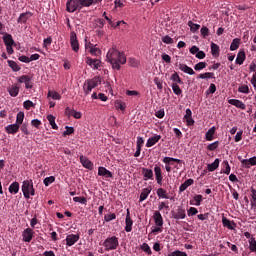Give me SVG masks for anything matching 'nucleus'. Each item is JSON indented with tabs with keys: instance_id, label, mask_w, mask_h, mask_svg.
Returning <instances> with one entry per match:
<instances>
[{
	"instance_id": "obj_35",
	"label": "nucleus",
	"mask_w": 256,
	"mask_h": 256,
	"mask_svg": "<svg viewBox=\"0 0 256 256\" xmlns=\"http://www.w3.org/2000/svg\"><path fill=\"white\" fill-rule=\"evenodd\" d=\"M171 81H173V83H176L177 85H183V80L181 79V77L179 76V73L174 72L171 77H170Z\"/></svg>"
},
{
	"instance_id": "obj_49",
	"label": "nucleus",
	"mask_w": 256,
	"mask_h": 256,
	"mask_svg": "<svg viewBox=\"0 0 256 256\" xmlns=\"http://www.w3.org/2000/svg\"><path fill=\"white\" fill-rule=\"evenodd\" d=\"M238 93H245L246 95H249L250 93L249 86L246 84L240 85L238 87Z\"/></svg>"
},
{
	"instance_id": "obj_8",
	"label": "nucleus",
	"mask_w": 256,
	"mask_h": 256,
	"mask_svg": "<svg viewBox=\"0 0 256 256\" xmlns=\"http://www.w3.org/2000/svg\"><path fill=\"white\" fill-rule=\"evenodd\" d=\"M125 225L126 233H131V231H133V219H131V212L129 211V209H127Z\"/></svg>"
},
{
	"instance_id": "obj_4",
	"label": "nucleus",
	"mask_w": 256,
	"mask_h": 256,
	"mask_svg": "<svg viewBox=\"0 0 256 256\" xmlns=\"http://www.w3.org/2000/svg\"><path fill=\"white\" fill-rule=\"evenodd\" d=\"M103 247H105V251H115L119 247V238L117 236L108 237L103 242Z\"/></svg>"
},
{
	"instance_id": "obj_19",
	"label": "nucleus",
	"mask_w": 256,
	"mask_h": 256,
	"mask_svg": "<svg viewBox=\"0 0 256 256\" xmlns=\"http://www.w3.org/2000/svg\"><path fill=\"white\" fill-rule=\"evenodd\" d=\"M19 124H10L8 126L5 127V131L6 133H8V135H15V133L19 132Z\"/></svg>"
},
{
	"instance_id": "obj_6",
	"label": "nucleus",
	"mask_w": 256,
	"mask_h": 256,
	"mask_svg": "<svg viewBox=\"0 0 256 256\" xmlns=\"http://www.w3.org/2000/svg\"><path fill=\"white\" fill-rule=\"evenodd\" d=\"M70 45L74 53H79V40H77V33H70Z\"/></svg>"
},
{
	"instance_id": "obj_9",
	"label": "nucleus",
	"mask_w": 256,
	"mask_h": 256,
	"mask_svg": "<svg viewBox=\"0 0 256 256\" xmlns=\"http://www.w3.org/2000/svg\"><path fill=\"white\" fill-rule=\"evenodd\" d=\"M81 239V236L79 234H70L66 236V245L67 247H73L77 241Z\"/></svg>"
},
{
	"instance_id": "obj_14",
	"label": "nucleus",
	"mask_w": 256,
	"mask_h": 256,
	"mask_svg": "<svg viewBox=\"0 0 256 256\" xmlns=\"http://www.w3.org/2000/svg\"><path fill=\"white\" fill-rule=\"evenodd\" d=\"M154 173L156 177V181L158 185H163V171L161 170V166L154 167Z\"/></svg>"
},
{
	"instance_id": "obj_17",
	"label": "nucleus",
	"mask_w": 256,
	"mask_h": 256,
	"mask_svg": "<svg viewBox=\"0 0 256 256\" xmlns=\"http://www.w3.org/2000/svg\"><path fill=\"white\" fill-rule=\"evenodd\" d=\"M153 219L156 227H163V216L160 211L154 212Z\"/></svg>"
},
{
	"instance_id": "obj_59",
	"label": "nucleus",
	"mask_w": 256,
	"mask_h": 256,
	"mask_svg": "<svg viewBox=\"0 0 256 256\" xmlns=\"http://www.w3.org/2000/svg\"><path fill=\"white\" fill-rule=\"evenodd\" d=\"M23 107H24V109L29 111V109H31V107H35V104L31 100H26L23 102Z\"/></svg>"
},
{
	"instance_id": "obj_18",
	"label": "nucleus",
	"mask_w": 256,
	"mask_h": 256,
	"mask_svg": "<svg viewBox=\"0 0 256 256\" xmlns=\"http://www.w3.org/2000/svg\"><path fill=\"white\" fill-rule=\"evenodd\" d=\"M31 17H33V13H31L29 11L21 13L17 19V23H20V24L27 23V21H29V18H31Z\"/></svg>"
},
{
	"instance_id": "obj_60",
	"label": "nucleus",
	"mask_w": 256,
	"mask_h": 256,
	"mask_svg": "<svg viewBox=\"0 0 256 256\" xmlns=\"http://www.w3.org/2000/svg\"><path fill=\"white\" fill-rule=\"evenodd\" d=\"M66 131L63 132V137H67V135H73L75 133V128L66 126Z\"/></svg>"
},
{
	"instance_id": "obj_38",
	"label": "nucleus",
	"mask_w": 256,
	"mask_h": 256,
	"mask_svg": "<svg viewBox=\"0 0 256 256\" xmlns=\"http://www.w3.org/2000/svg\"><path fill=\"white\" fill-rule=\"evenodd\" d=\"M197 79H215V73L213 72H205L203 74H199Z\"/></svg>"
},
{
	"instance_id": "obj_3",
	"label": "nucleus",
	"mask_w": 256,
	"mask_h": 256,
	"mask_svg": "<svg viewBox=\"0 0 256 256\" xmlns=\"http://www.w3.org/2000/svg\"><path fill=\"white\" fill-rule=\"evenodd\" d=\"M22 192L25 199H29L32 196H35V188H33V180H25L22 184Z\"/></svg>"
},
{
	"instance_id": "obj_56",
	"label": "nucleus",
	"mask_w": 256,
	"mask_h": 256,
	"mask_svg": "<svg viewBox=\"0 0 256 256\" xmlns=\"http://www.w3.org/2000/svg\"><path fill=\"white\" fill-rule=\"evenodd\" d=\"M95 27H98L99 29H103V27H105V20L103 18L96 19Z\"/></svg>"
},
{
	"instance_id": "obj_39",
	"label": "nucleus",
	"mask_w": 256,
	"mask_h": 256,
	"mask_svg": "<svg viewBox=\"0 0 256 256\" xmlns=\"http://www.w3.org/2000/svg\"><path fill=\"white\" fill-rule=\"evenodd\" d=\"M7 63L8 66L11 67L12 71H14L15 73H17V71H21V67L17 65V62L13 60H8Z\"/></svg>"
},
{
	"instance_id": "obj_61",
	"label": "nucleus",
	"mask_w": 256,
	"mask_h": 256,
	"mask_svg": "<svg viewBox=\"0 0 256 256\" xmlns=\"http://www.w3.org/2000/svg\"><path fill=\"white\" fill-rule=\"evenodd\" d=\"M197 213H199V210H197V208H195V207H190L187 210L188 217H193L194 215H197Z\"/></svg>"
},
{
	"instance_id": "obj_40",
	"label": "nucleus",
	"mask_w": 256,
	"mask_h": 256,
	"mask_svg": "<svg viewBox=\"0 0 256 256\" xmlns=\"http://www.w3.org/2000/svg\"><path fill=\"white\" fill-rule=\"evenodd\" d=\"M240 43H241V39H239V38L233 39V41L230 45V51H237V49H239Z\"/></svg>"
},
{
	"instance_id": "obj_42",
	"label": "nucleus",
	"mask_w": 256,
	"mask_h": 256,
	"mask_svg": "<svg viewBox=\"0 0 256 256\" xmlns=\"http://www.w3.org/2000/svg\"><path fill=\"white\" fill-rule=\"evenodd\" d=\"M23 119H25V113L19 112L16 116V125L21 127L23 125Z\"/></svg>"
},
{
	"instance_id": "obj_13",
	"label": "nucleus",
	"mask_w": 256,
	"mask_h": 256,
	"mask_svg": "<svg viewBox=\"0 0 256 256\" xmlns=\"http://www.w3.org/2000/svg\"><path fill=\"white\" fill-rule=\"evenodd\" d=\"M80 163L82 164V166L85 168V169H89L90 171H93V162H91V160H89V158L81 155L80 156Z\"/></svg>"
},
{
	"instance_id": "obj_51",
	"label": "nucleus",
	"mask_w": 256,
	"mask_h": 256,
	"mask_svg": "<svg viewBox=\"0 0 256 256\" xmlns=\"http://www.w3.org/2000/svg\"><path fill=\"white\" fill-rule=\"evenodd\" d=\"M222 165L224 167L223 173H225V175H229V173H231V166L229 165V161H223Z\"/></svg>"
},
{
	"instance_id": "obj_37",
	"label": "nucleus",
	"mask_w": 256,
	"mask_h": 256,
	"mask_svg": "<svg viewBox=\"0 0 256 256\" xmlns=\"http://www.w3.org/2000/svg\"><path fill=\"white\" fill-rule=\"evenodd\" d=\"M47 97H51L55 101H61V94H59L57 91H48Z\"/></svg>"
},
{
	"instance_id": "obj_64",
	"label": "nucleus",
	"mask_w": 256,
	"mask_h": 256,
	"mask_svg": "<svg viewBox=\"0 0 256 256\" xmlns=\"http://www.w3.org/2000/svg\"><path fill=\"white\" fill-rule=\"evenodd\" d=\"M130 67H139V62L137 59L135 58H130L129 61H128Z\"/></svg>"
},
{
	"instance_id": "obj_27",
	"label": "nucleus",
	"mask_w": 256,
	"mask_h": 256,
	"mask_svg": "<svg viewBox=\"0 0 256 256\" xmlns=\"http://www.w3.org/2000/svg\"><path fill=\"white\" fill-rule=\"evenodd\" d=\"M3 41L6 47L9 45H15V40H13V36L11 34L6 33L3 36Z\"/></svg>"
},
{
	"instance_id": "obj_47",
	"label": "nucleus",
	"mask_w": 256,
	"mask_h": 256,
	"mask_svg": "<svg viewBox=\"0 0 256 256\" xmlns=\"http://www.w3.org/2000/svg\"><path fill=\"white\" fill-rule=\"evenodd\" d=\"M172 91L178 96L183 93V90H181V87H179V84L177 83H172Z\"/></svg>"
},
{
	"instance_id": "obj_48",
	"label": "nucleus",
	"mask_w": 256,
	"mask_h": 256,
	"mask_svg": "<svg viewBox=\"0 0 256 256\" xmlns=\"http://www.w3.org/2000/svg\"><path fill=\"white\" fill-rule=\"evenodd\" d=\"M219 145H220L219 141H215V142L209 144L206 147V149H207V151H216V149H219Z\"/></svg>"
},
{
	"instance_id": "obj_10",
	"label": "nucleus",
	"mask_w": 256,
	"mask_h": 256,
	"mask_svg": "<svg viewBox=\"0 0 256 256\" xmlns=\"http://www.w3.org/2000/svg\"><path fill=\"white\" fill-rule=\"evenodd\" d=\"M98 175L100 177H105V179H113V172L109 171L107 168L100 166L98 168Z\"/></svg>"
},
{
	"instance_id": "obj_62",
	"label": "nucleus",
	"mask_w": 256,
	"mask_h": 256,
	"mask_svg": "<svg viewBox=\"0 0 256 256\" xmlns=\"http://www.w3.org/2000/svg\"><path fill=\"white\" fill-rule=\"evenodd\" d=\"M27 81H31V77H29V75H22L18 77L19 83H27Z\"/></svg>"
},
{
	"instance_id": "obj_1",
	"label": "nucleus",
	"mask_w": 256,
	"mask_h": 256,
	"mask_svg": "<svg viewBox=\"0 0 256 256\" xmlns=\"http://www.w3.org/2000/svg\"><path fill=\"white\" fill-rule=\"evenodd\" d=\"M106 59L108 63L112 65V68L116 69L117 71L121 69V65H125V63H127V57L125 56V53L120 52L115 48H111L108 51Z\"/></svg>"
},
{
	"instance_id": "obj_24",
	"label": "nucleus",
	"mask_w": 256,
	"mask_h": 256,
	"mask_svg": "<svg viewBox=\"0 0 256 256\" xmlns=\"http://www.w3.org/2000/svg\"><path fill=\"white\" fill-rule=\"evenodd\" d=\"M103 17L108 21L109 25L113 27L114 29H117L120 25H125V21H118L115 25L114 22L111 21V19L107 16V12L103 13Z\"/></svg>"
},
{
	"instance_id": "obj_41",
	"label": "nucleus",
	"mask_w": 256,
	"mask_h": 256,
	"mask_svg": "<svg viewBox=\"0 0 256 256\" xmlns=\"http://www.w3.org/2000/svg\"><path fill=\"white\" fill-rule=\"evenodd\" d=\"M47 120L49 121L52 129H55V130L59 129V126H57V123H55V116L50 114L47 116Z\"/></svg>"
},
{
	"instance_id": "obj_43",
	"label": "nucleus",
	"mask_w": 256,
	"mask_h": 256,
	"mask_svg": "<svg viewBox=\"0 0 256 256\" xmlns=\"http://www.w3.org/2000/svg\"><path fill=\"white\" fill-rule=\"evenodd\" d=\"M140 249L144 251V253H147V255L153 254V251H151V247L145 242L140 246Z\"/></svg>"
},
{
	"instance_id": "obj_29",
	"label": "nucleus",
	"mask_w": 256,
	"mask_h": 256,
	"mask_svg": "<svg viewBox=\"0 0 256 256\" xmlns=\"http://www.w3.org/2000/svg\"><path fill=\"white\" fill-rule=\"evenodd\" d=\"M203 202V195L197 194L193 197V200L190 201V205H195L196 207H199L201 203Z\"/></svg>"
},
{
	"instance_id": "obj_32",
	"label": "nucleus",
	"mask_w": 256,
	"mask_h": 256,
	"mask_svg": "<svg viewBox=\"0 0 256 256\" xmlns=\"http://www.w3.org/2000/svg\"><path fill=\"white\" fill-rule=\"evenodd\" d=\"M8 92L11 97H17L19 95V86L17 84L12 85V87L8 88Z\"/></svg>"
},
{
	"instance_id": "obj_2",
	"label": "nucleus",
	"mask_w": 256,
	"mask_h": 256,
	"mask_svg": "<svg viewBox=\"0 0 256 256\" xmlns=\"http://www.w3.org/2000/svg\"><path fill=\"white\" fill-rule=\"evenodd\" d=\"M99 85H101V78L99 76L86 80L84 83L85 95H89V93H91L95 87H99Z\"/></svg>"
},
{
	"instance_id": "obj_20",
	"label": "nucleus",
	"mask_w": 256,
	"mask_h": 256,
	"mask_svg": "<svg viewBox=\"0 0 256 256\" xmlns=\"http://www.w3.org/2000/svg\"><path fill=\"white\" fill-rule=\"evenodd\" d=\"M159 141H161V135H154L150 138H148L147 142H146V147H153V145H157V143H159Z\"/></svg>"
},
{
	"instance_id": "obj_34",
	"label": "nucleus",
	"mask_w": 256,
	"mask_h": 256,
	"mask_svg": "<svg viewBox=\"0 0 256 256\" xmlns=\"http://www.w3.org/2000/svg\"><path fill=\"white\" fill-rule=\"evenodd\" d=\"M216 128L215 126H212L207 132H206V141H213L214 135H215Z\"/></svg>"
},
{
	"instance_id": "obj_50",
	"label": "nucleus",
	"mask_w": 256,
	"mask_h": 256,
	"mask_svg": "<svg viewBox=\"0 0 256 256\" xmlns=\"http://www.w3.org/2000/svg\"><path fill=\"white\" fill-rule=\"evenodd\" d=\"M43 183H44L45 187H49L51 185V183H55V176L46 177L43 180Z\"/></svg>"
},
{
	"instance_id": "obj_44",
	"label": "nucleus",
	"mask_w": 256,
	"mask_h": 256,
	"mask_svg": "<svg viewBox=\"0 0 256 256\" xmlns=\"http://www.w3.org/2000/svg\"><path fill=\"white\" fill-rule=\"evenodd\" d=\"M188 27H190V31L195 33V31H199L201 25L193 23V21H188Z\"/></svg>"
},
{
	"instance_id": "obj_30",
	"label": "nucleus",
	"mask_w": 256,
	"mask_h": 256,
	"mask_svg": "<svg viewBox=\"0 0 256 256\" xmlns=\"http://www.w3.org/2000/svg\"><path fill=\"white\" fill-rule=\"evenodd\" d=\"M179 69L180 71H183V73H187L188 75H195L193 68L187 66L186 64H180Z\"/></svg>"
},
{
	"instance_id": "obj_57",
	"label": "nucleus",
	"mask_w": 256,
	"mask_h": 256,
	"mask_svg": "<svg viewBox=\"0 0 256 256\" xmlns=\"http://www.w3.org/2000/svg\"><path fill=\"white\" fill-rule=\"evenodd\" d=\"M115 219H117V215L115 213H110L104 216V221H106V223H109Z\"/></svg>"
},
{
	"instance_id": "obj_55",
	"label": "nucleus",
	"mask_w": 256,
	"mask_h": 256,
	"mask_svg": "<svg viewBox=\"0 0 256 256\" xmlns=\"http://www.w3.org/2000/svg\"><path fill=\"white\" fill-rule=\"evenodd\" d=\"M89 53H91L94 57H99V55H101V50L97 48V45H95L89 50Z\"/></svg>"
},
{
	"instance_id": "obj_28",
	"label": "nucleus",
	"mask_w": 256,
	"mask_h": 256,
	"mask_svg": "<svg viewBox=\"0 0 256 256\" xmlns=\"http://www.w3.org/2000/svg\"><path fill=\"white\" fill-rule=\"evenodd\" d=\"M152 189L151 187L144 188L140 194L139 202L142 203V201H145L149 197V194L151 193Z\"/></svg>"
},
{
	"instance_id": "obj_7",
	"label": "nucleus",
	"mask_w": 256,
	"mask_h": 256,
	"mask_svg": "<svg viewBox=\"0 0 256 256\" xmlns=\"http://www.w3.org/2000/svg\"><path fill=\"white\" fill-rule=\"evenodd\" d=\"M33 235H35V232L33 231V229L26 228L22 232V241H24V243H31V241H33Z\"/></svg>"
},
{
	"instance_id": "obj_11",
	"label": "nucleus",
	"mask_w": 256,
	"mask_h": 256,
	"mask_svg": "<svg viewBox=\"0 0 256 256\" xmlns=\"http://www.w3.org/2000/svg\"><path fill=\"white\" fill-rule=\"evenodd\" d=\"M222 225L230 231H235V228L237 227V224L234 221L229 220L225 216L222 217Z\"/></svg>"
},
{
	"instance_id": "obj_58",
	"label": "nucleus",
	"mask_w": 256,
	"mask_h": 256,
	"mask_svg": "<svg viewBox=\"0 0 256 256\" xmlns=\"http://www.w3.org/2000/svg\"><path fill=\"white\" fill-rule=\"evenodd\" d=\"M205 67H207L206 62H199L194 66V69H195V71H203V69H205Z\"/></svg>"
},
{
	"instance_id": "obj_52",
	"label": "nucleus",
	"mask_w": 256,
	"mask_h": 256,
	"mask_svg": "<svg viewBox=\"0 0 256 256\" xmlns=\"http://www.w3.org/2000/svg\"><path fill=\"white\" fill-rule=\"evenodd\" d=\"M74 203H81V205H87V198L76 196L73 198Z\"/></svg>"
},
{
	"instance_id": "obj_31",
	"label": "nucleus",
	"mask_w": 256,
	"mask_h": 256,
	"mask_svg": "<svg viewBox=\"0 0 256 256\" xmlns=\"http://www.w3.org/2000/svg\"><path fill=\"white\" fill-rule=\"evenodd\" d=\"M245 59H246L245 51H239L236 58V64L243 65V63H245Z\"/></svg>"
},
{
	"instance_id": "obj_45",
	"label": "nucleus",
	"mask_w": 256,
	"mask_h": 256,
	"mask_svg": "<svg viewBox=\"0 0 256 256\" xmlns=\"http://www.w3.org/2000/svg\"><path fill=\"white\" fill-rule=\"evenodd\" d=\"M80 3V8L83 9V7H91V5L94 3V0H78Z\"/></svg>"
},
{
	"instance_id": "obj_33",
	"label": "nucleus",
	"mask_w": 256,
	"mask_h": 256,
	"mask_svg": "<svg viewBox=\"0 0 256 256\" xmlns=\"http://www.w3.org/2000/svg\"><path fill=\"white\" fill-rule=\"evenodd\" d=\"M156 195L159 197V199H169V194H167V190L163 188H158L156 191Z\"/></svg>"
},
{
	"instance_id": "obj_46",
	"label": "nucleus",
	"mask_w": 256,
	"mask_h": 256,
	"mask_svg": "<svg viewBox=\"0 0 256 256\" xmlns=\"http://www.w3.org/2000/svg\"><path fill=\"white\" fill-rule=\"evenodd\" d=\"M250 203L254 209H256V190L254 188H251V200Z\"/></svg>"
},
{
	"instance_id": "obj_54",
	"label": "nucleus",
	"mask_w": 256,
	"mask_h": 256,
	"mask_svg": "<svg viewBox=\"0 0 256 256\" xmlns=\"http://www.w3.org/2000/svg\"><path fill=\"white\" fill-rule=\"evenodd\" d=\"M219 51H220V49H219V45H217V44H215V43H211V53H212V55L213 56H215V55H219Z\"/></svg>"
},
{
	"instance_id": "obj_16",
	"label": "nucleus",
	"mask_w": 256,
	"mask_h": 256,
	"mask_svg": "<svg viewBox=\"0 0 256 256\" xmlns=\"http://www.w3.org/2000/svg\"><path fill=\"white\" fill-rule=\"evenodd\" d=\"M86 63L92 69H99L101 67V60H99V59H92L91 57H87Z\"/></svg>"
},
{
	"instance_id": "obj_21",
	"label": "nucleus",
	"mask_w": 256,
	"mask_h": 256,
	"mask_svg": "<svg viewBox=\"0 0 256 256\" xmlns=\"http://www.w3.org/2000/svg\"><path fill=\"white\" fill-rule=\"evenodd\" d=\"M242 165L245 166L246 169H249V167H255L256 165V156L250 158V159H243L241 160Z\"/></svg>"
},
{
	"instance_id": "obj_53",
	"label": "nucleus",
	"mask_w": 256,
	"mask_h": 256,
	"mask_svg": "<svg viewBox=\"0 0 256 256\" xmlns=\"http://www.w3.org/2000/svg\"><path fill=\"white\" fill-rule=\"evenodd\" d=\"M249 250L251 251V253H256V240H255V238H252L251 240H249Z\"/></svg>"
},
{
	"instance_id": "obj_25",
	"label": "nucleus",
	"mask_w": 256,
	"mask_h": 256,
	"mask_svg": "<svg viewBox=\"0 0 256 256\" xmlns=\"http://www.w3.org/2000/svg\"><path fill=\"white\" fill-rule=\"evenodd\" d=\"M142 175L144 177V181H149V179H153V170L142 168Z\"/></svg>"
},
{
	"instance_id": "obj_15",
	"label": "nucleus",
	"mask_w": 256,
	"mask_h": 256,
	"mask_svg": "<svg viewBox=\"0 0 256 256\" xmlns=\"http://www.w3.org/2000/svg\"><path fill=\"white\" fill-rule=\"evenodd\" d=\"M229 105H233L234 107H237V109H241L242 111H245L247 109V106L243 101L238 99H230L228 100Z\"/></svg>"
},
{
	"instance_id": "obj_23",
	"label": "nucleus",
	"mask_w": 256,
	"mask_h": 256,
	"mask_svg": "<svg viewBox=\"0 0 256 256\" xmlns=\"http://www.w3.org/2000/svg\"><path fill=\"white\" fill-rule=\"evenodd\" d=\"M219 163H221V160L219 158H216L213 163H210L207 165V169L210 173H213V171H216V169H219Z\"/></svg>"
},
{
	"instance_id": "obj_12",
	"label": "nucleus",
	"mask_w": 256,
	"mask_h": 256,
	"mask_svg": "<svg viewBox=\"0 0 256 256\" xmlns=\"http://www.w3.org/2000/svg\"><path fill=\"white\" fill-rule=\"evenodd\" d=\"M173 219H185L187 214L185 213V209L182 207H178L174 212H172Z\"/></svg>"
},
{
	"instance_id": "obj_36",
	"label": "nucleus",
	"mask_w": 256,
	"mask_h": 256,
	"mask_svg": "<svg viewBox=\"0 0 256 256\" xmlns=\"http://www.w3.org/2000/svg\"><path fill=\"white\" fill-rule=\"evenodd\" d=\"M9 193H13L14 195H17V193H19V182H13L9 186Z\"/></svg>"
},
{
	"instance_id": "obj_26",
	"label": "nucleus",
	"mask_w": 256,
	"mask_h": 256,
	"mask_svg": "<svg viewBox=\"0 0 256 256\" xmlns=\"http://www.w3.org/2000/svg\"><path fill=\"white\" fill-rule=\"evenodd\" d=\"M162 161L166 165H170L171 163H177L178 165H181V163H183V160L172 157H164Z\"/></svg>"
},
{
	"instance_id": "obj_22",
	"label": "nucleus",
	"mask_w": 256,
	"mask_h": 256,
	"mask_svg": "<svg viewBox=\"0 0 256 256\" xmlns=\"http://www.w3.org/2000/svg\"><path fill=\"white\" fill-rule=\"evenodd\" d=\"M195 183V180L193 179H187L184 183H182L179 187V193H183V191H187L188 187H191Z\"/></svg>"
},
{
	"instance_id": "obj_63",
	"label": "nucleus",
	"mask_w": 256,
	"mask_h": 256,
	"mask_svg": "<svg viewBox=\"0 0 256 256\" xmlns=\"http://www.w3.org/2000/svg\"><path fill=\"white\" fill-rule=\"evenodd\" d=\"M162 41L166 45H173V38H171L169 35H166V36L162 37Z\"/></svg>"
},
{
	"instance_id": "obj_5",
	"label": "nucleus",
	"mask_w": 256,
	"mask_h": 256,
	"mask_svg": "<svg viewBox=\"0 0 256 256\" xmlns=\"http://www.w3.org/2000/svg\"><path fill=\"white\" fill-rule=\"evenodd\" d=\"M81 9L79 0H68L66 3V11H68V13H75V11H81Z\"/></svg>"
}]
</instances>
